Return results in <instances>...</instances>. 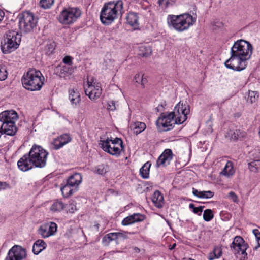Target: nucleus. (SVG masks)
<instances>
[{"label": "nucleus", "instance_id": "nucleus-1", "mask_svg": "<svg viewBox=\"0 0 260 260\" xmlns=\"http://www.w3.org/2000/svg\"><path fill=\"white\" fill-rule=\"evenodd\" d=\"M48 152L42 147L34 145L28 154L23 155L17 162L20 170L27 171L33 168H43L46 165Z\"/></svg>", "mask_w": 260, "mask_h": 260}, {"label": "nucleus", "instance_id": "nucleus-2", "mask_svg": "<svg viewBox=\"0 0 260 260\" xmlns=\"http://www.w3.org/2000/svg\"><path fill=\"white\" fill-rule=\"evenodd\" d=\"M123 3L121 0L105 3L100 13V19L105 25L111 24L119 15L123 13Z\"/></svg>", "mask_w": 260, "mask_h": 260}, {"label": "nucleus", "instance_id": "nucleus-3", "mask_svg": "<svg viewBox=\"0 0 260 260\" xmlns=\"http://www.w3.org/2000/svg\"><path fill=\"white\" fill-rule=\"evenodd\" d=\"M196 21V18L189 13L179 15H169L167 18L168 25L178 32L188 29L195 23Z\"/></svg>", "mask_w": 260, "mask_h": 260}, {"label": "nucleus", "instance_id": "nucleus-4", "mask_svg": "<svg viewBox=\"0 0 260 260\" xmlns=\"http://www.w3.org/2000/svg\"><path fill=\"white\" fill-rule=\"evenodd\" d=\"M44 80L41 72L35 69H30L21 79L24 87L30 91L40 90L44 84Z\"/></svg>", "mask_w": 260, "mask_h": 260}, {"label": "nucleus", "instance_id": "nucleus-5", "mask_svg": "<svg viewBox=\"0 0 260 260\" xmlns=\"http://www.w3.org/2000/svg\"><path fill=\"white\" fill-rule=\"evenodd\" d=\"M21 42V35L14 30H8L1 43V49L5 53H10L16 49Z\"/></svg>", "mask_w": 260, "mask_h": 260}, {"label": "nucleus", "instance_id": "nucleus-6", "mask_svg": "<svg viewBox=\"0 0 260 260\" xmlns=\"http://www.w3.org/2000/svg\"><path fill=\"white\" fill-rule=\"evenodd\" d=\"M99 145L104 151L116 156H119L124 149L123 141L118 138H115L113 140L107 138L105 140H100Z\"/></svg>", "mask_w": 260, "mask_h": 260}, {"label": "nucleus", "instance_id": "nucleus-7", "mask_svg": "<svg viewBox=\"0 0 260 260\" xmlns=\"http://www.w3.org/2000/svg\"><path fill=\"white\" fill-rule=\"evenodd\" d=\"M231 53L249 60L252 53V46L247 41L239 40L234 43L231 48Z\"/></svg>", "mask_w": 260, "mask_h": 260}, {"label": "nucleus", "instance_id": "nucleus-8", "mask_svg": "<svg viewBox=\"0 0 260 260\" xmlns=\"http://www.w3.org/2000/svg\"><path fill=\"white\" fill-rule=\"evenodd\" d=\"M81 14L77 8H68L63 10L58 16L59 21L63 24H71L75 22Z\"/></svg>", "mask_w": 260, "mask_h": 260}, {"label": "nucleus", "instance_id": "nucleus-9", "mask_svg": "<svg viewBox=\"0 0 260 260\" xmlns=\"http://www.w3.org/2000/svg\"><path fill=\"white\" fill-rule=\"evenodd\" d=\"M37 19L34 14L28 12H25L22 16L19 18V28L25 32H30L36 27Z\"/></svg>", "mask_w": 260, "mask_h": 260}, {"label": "nucleus", "instance_id": "nucleus-10", "mask_svg": "<svg viewBox=\"0 0 260 260\" xmlns=\"http://www.w3.org/2000/svg\"><path fill=\"white\" fill-rule=\"evenodd\" d=\"M175 124H178L177 118L174 112L162 113L157 120V125L162 126L165 131H169L173 128Z\"/></svg>", "mask_w": 260, "mask_h": 260}, {"label": "nucleus", "instance_id": "nucleus-11", "mask_svg": "<svg viewBox=\"0 0 260 260\" xmlns=\"http://www.w3.org/2000/svg\"><path fill=\"white\" fill-rule=\"evenodd\" d=\"M93 78L88 79L87 84L84 87L85 93L92 100L99 98L102 94V88L100 83Z\"/></svg>", "mask_w": 260, "mask_h": 260}, {"label": "nucleus", "instance_id": "nucleus-12", "mask_svg": "<svg viewBox=\"0 0 260 260\" xmlns=\"http://www.w3.org/2000/svg\"><path fill=\"white\" fill-rule=\"evenodd\" d=\"M247 60L236 55L231 54V57L225 62V66L233 70L241 71L246 68Z\"/></svg>", "mask_w": 260, "mask_h": 260}, {"label": "nucleus", "instance_id": "nucleus-13", "mask_svg": "<svg viewBox=\"0 0 260 260\" xmlns=\"http://www.w3.org/2000/svg\"><path fill=\"white\" fill-rule=\"evenodd\" d=\"M178 124L183 123L187 118V115L190 113V106L187 104L179 102L175 107L174 112Z\"/></svg>", "mask_w": 260, "mask_h": 260}, {"label": "nucleus", "instance_id": "nucleus-14", "mask_svg": "<svg viewBox=\"0 0 260 260\" xmlns=\"http://www.w3.org/2000/svg\"><path fill=\"white\" fill-rule=\"evenodd\" d=\"M26 250L20 246L15 245L9 250L5 260H23L26 257Z\"/></svg>", "mask_w": 260, "mask_h": 260}, {"label": "nucleus", "instance_id": "nucleus-15", "mask_svg": "<svg viewBox=\"0 0 260 260\" xmlns=\"http://www.w3.org/2000/svg\"><path fill=\"white\" fill-rule=\"evenodd\" d=\"M248 246L244 239L240 236H236L231 245V248L235 254H241L247 255L246 250Z\"/></svg>", "mask_w": 260, "mask_h": 260}, {"label": "nucleus", "instance_id": "nucleus-16", "mask_svg": "<svg viewBox=\"0 0 260 260\" xmlns=\"http://www.w3.org/2000/svg\"><path fill=\"white\" fill-rule=\"evenodd\" d=\"M173 158L172 151L170 149L164 150L163 153L159 156L156 161V166H166L170 164Z\"/></svg>", "mask_w": 260, "mask_h": 260}, {"label": "nucleus", "instance_id": "nucleus-17", "mask_svg": "<svg viewBox=\"0 0 260 260\" xmlns=\"http://www.w3.org/2000/svg\"><path fill=\"white\" fill-rule=\"evenodd\" d=\"M18 118L17 113L13 110L5 111L0 113V121L2 123L13 122L15 124Z\"/></svg>", "mask_w": 260, "mask_h": 260}, {"label": "nucleus", "instance_id": "nucleus-18", "mask_svg": "<svg viewBox=\"0 0 260 260\" xmlns=\"http://www.w3.org/2000/svg\"><path fill=\"white\" fill-rule=\"evenodd\" d=\"M246 133L244 131H241L240 129L235 127H231L226 134V137L230 140L236 141L244 137Z\"/></svg>", "mask_w": 260, "mask_h": 260}, {"label": "nucleus", "instance_id": "nucleus-19", "mask_svg": "<svg viewBox=\"0 0 260 260\" xmlns=\"http://www.w3.org/2000/svg\"><path fill=\"white\" fill-rule=\"evenodd\" d=\"M71 141L69 135L65 134L58 137L53 142L54 148L57 150Z\"/></svg>", "mask_w": 260, "mask_h": 260}, {"label": "nucleus", "instance_id": "nucleus-20", "mask_svg": "<svg viewBox=\"0 0 260 260\" xmlns=\"http://www.w3.org/2000/svg\"><path fill=\"white\" fill-rule=\"evenodd\" d=\"M0 129L3 134L9 136H14L17 131V128L13 122H4L2 123Z\"/></svg>", "mask_w": 260, "mask_h": 260}, {"label": "nucleus", "instance_id": "nucleus-21", "mask_svg": "<svg viewBox=\"0 0 260 260\" xmlns=\"http://www.w3.org/2000/svg\"><path fill=\"white\" fill-rule=\"evenodd\" d=\"M145 216L140 213H134L129 216L124 218L122 221V224L123 225H127L135 222H139L144 220Z\"/></svg>", "mask_w": 260, "mask_h": 260}, {"label": "nucleus", "instance_id": "nucleus-22", "mask_svg": "<svg viewBox=\"0 0 260 260\" xmlns=\"http://www.w3.org/2000/svg\"><path fill=\"white\" fill-rule=\"evenodd\" d=\"M69 99L73 106H77L81 100L80 94L77 89L69 90Z\"/></svg>", "mask_w": 260, "mask_h": 260}, {"label": "nucleus", "instance_id": "nucleus-23", "mask_svg": "<svg viewBox=\"0 0 260 260\" xmlns=\"http://www.w3.org/2000/svg\"><path fill=\"white\" fill-rule=\"evenodd\" d=\"M72 72V68L67 66H57L54 69V73L60 77H65Z\"/></svg>", "mask_w": 260, "mask_h": 260}, {"label": "nucleus", "instance_id": "nucleus-24", "mask_svg": "<svg viewBox=\"0 0 260 260\" xmlns=\"http://www.w3.org/2000/svg\"><path fill=\"white\" fill-rule=\"evenodd\" d=\"M81 181L82 176L80 174L75 173L69 178L67 183L77 189L78 186L81 182Z\"/></svg>", "mask_w": 260, "mask_h": 260}, {"label": "nucleus", "instance_id": "nucleus-25", "mask_svg": "<svg viewBox=\"0 0 260 260\" xmlns=\"http://www.w3.org/2000/svg\"><path fill=\"white\" fill-rule=\"evenodd\" d=\"M152 201L158 208H160L163 206L164 197L160 191L156 190L154 192L152 197Z\"/></svg>", "mask_w": 260, "mask_h": 260}, {"label": "nucleus", "instance_id": "nucleus-26", "mask_svg": "<svg viewBox=\"0 0 260 260\" xmlns=\"http://www.w3.org/2000/svg\"><path fill=\"white\" fill-rule=\"evenodd\" d=\"M47 246V244L43 240H37L33 245L32 251L35 254H38Z\"/></svg>", "mask_w": 260, "mask_h": 260}, {"label": "nucleus", "instance_id": "nucleus-27", "mask_svg": "<svg viewBox=\"0 0 260 260\" xmlns=\"http://www.w3.org/2000/svg\"><path fill=\"white\" fill-rule=\"evenodd\" d=\"M235 173V170L233 168V164L232 161H228L225 165L224 169L221 172L220 175L230 177L233 176Z\"/></svg>", "mask_w": 260, "mask_h": 260}, {"label": "nucleus", "instance_id": "nucleus-28", "mask_svg": "<svg viewBox=\"0 0 260 260\" xmlns=\"http://www.w3.org/2000/svg\"><path fill=\"white\" fill-rule=\"evenodd\" d=\"M131 127L133 128L134 133L138 135L146 129V125L144 122L136 121L132 123Z\"/></svg>", "mask_w": 260, "mask_h": 260}, {"label": "nucleus", "instance_id": "nucleus-29", "mask_svg": "<svg viewBox=\"0 0 260 260\" xmlns=\"http://www.w3.org/2000/svg\"><path fill=\"white\" fill-rule=\"evenodd\" d=\"M77 189L76 188L70 186V184L66 183V184L61 188V191L63 196L65 198H68L72 195Z\"/></svg>", "mask_w": 260, "mask_h": 260}, {"label": "nucleus", "instance_id": "nucleus-30", "mask_svg": "<svg viewBox=\"0 0 260 260\" xmlns=\"http://www.w3.org/2000/svg\"><path fill=\"white\" fill-rule=\"evenodd\" d=\"M193 194L200 198L208 199L213 197L214 193L211 191H199L197 189L193 188Z\"/></svg>", "mask_w": 260, "mask_h": 260}, {"label": "nucleus", "instance_id": "nucleus-31", "mask_svg": "<svg viewBox=\"0 0 260 260\" xmlns=\"http://www.w3.org/2000/svg\"><path fill=\"white\" fill-rule=\"evenodd\" d=\"M126 20L127 23L132 26H137L138 25V16L134 12H129L128 14Z\"/></svg>", "mask_w": 260, "mask_h": 260}, {"label": "nucleus", "instance_id": "nucleus-32", "mask_svg": "<svg viewBox=\"0 0 260 260\" xmlns=\"http://www.w3.org/2000/svg\"><path fill=\"white\" fill-rule=\"evenodd\" d=\"M222 254V250L221 247L215 246L212 251L209 254L208 259L213 260L216 258H220Z\"/></svg>", "mask_w": 260, "mask_h": 260}, {"label": "nucleus", "instance_id": "nucleus-33", "mask_svg": "<svg viewBox=\"0 0 260 260\" xmlns=\"http://www.w3.org/2000/svg\"><path fill=\"white\" fill-rule=\"evenodd\" d=\"M151 165V163L147 161L140 169V174L142 178L146 179L149 177Z\"/></svg>", "mask_w": 260, "mask_h": 260}, {"label": "nucleus", "instance_id": "nucleus-34", "mask_svg": "<svg viewBox=\"0 0 260 260\" xmlns=\"http://www.w3.org/2000/svg\"><path fill=\"white\" fill-rule=\"evenodd\" d=\"M249 168L251 171L258 172L260 171V159L254 160L248 164Z\"/></svg>", "mask_w": 260, "mask_h": 260}, {"label": "nucleus", "instance_id": "nucleus-35", "mask_svg": "<svg viewBox=\"0 0 260 260\" xmlns=\"http://www.w3.org/2000/svg\"><path fill=\"white\" fill-rule=\"evenodd\" d=\"M117 237L115 233H110L104 236L102 239L103 243L108 244L110 242L116 240Z\"/></svg>", "mask_w": 260, "mask_h": 260}, {"label": "nucleus", "instance_id": "nucleus-36", "mask_svg": "<svg viewBox=\"0 0 260 260\" xmlns=\"http://www.w3.org/2000/svg\"><path fill=\"white\" fill-rule=\"evenodd\" d=\"M64 208V205L61 201H56L51 207V210L53 212H59Z\"/></svg>", "mask_w": 260, "mask_h": 260}, {"label": "nucleus", "instance_id": "nucleus-37", "mask_svg": "<svg viewBox=\"0 0 260 260\" xmlns=\"http://www.w3.org/2000/svg\"><path fill=\"white\" fill-rule=\"evenodd\" d=\"M139 55L147 57L150 56L152 53V50L150 47L141 46L140 47Z\"/></svg>", "mask_w": 260, "mask_h": 260}, {"label": "nucleus", "instance_id": "nucleus-38", "mask_svg": "<svg viewBox=\"0 0 260 260\" xmlns=\"http://www.w3.org/2000/svg\"><path fill=\"white\" fill-rule=\"evenodd\" d=\"M54 3V0H40L39 6L44 9H49Z\"/></svg>", "mask_w": 260, "mask_h": 260}, {"label": "nucleus", "instance_id": "nucleus-39", "mask_svg": "<svg viewBox=\"0 0 260 260\" xmlns=\"http://www.w3.org/2000/svg\"><path fill=\"white\" fill-rule=\"evenodd\" d=\"M38 233L41 235L43 238H47L51 236L45 224L41 225L39 228L38 229Z\"/></svg>", "mask_w": 260, "mask_h": 260}, {"label": "nucleus", "instance_id": "nucleus-40", "mask_svg": "<svg viewBox=\"0 0 260 260\" xmlns=\"http://www.w3.org/2000/svg\"><path fill=\"white\" fill-rule=\"evenodd\" d=\"M214 217L212 210L208 209L204 211L203 219L206 221H211Z\"/></svg>", "mask_w": 260, "mask_h": 260}, {"label": "nucleus", "instance_id": "nucleus-41", "mask_svg": "<svg viewBox=\"0 0 260 260\" xmlns=\"http://www.w3.org/2000/svg\"><path fill=\"white\" fill-rule=\"evenodd\" d=\"M67 212L70 213H74L77 210L76 203L74 201H71L66 207Z\"/></svg>", "mask_w": 260, "mask_h": 260}, {"label": "nucleus", "instance_id": "nucleus-42", "mask_svg": "<svg viewBox=\"0 0 260 260\" xmlns=\"http://www.w3.org/2000/svg\"><path fill=\"white\" fill-rule=\"evenodd\" d=\"M258 98V94L256 91H249L248 96L247 98V101L250 103H255Z\"/></svg>", "mask_w": 260, "mask_h": 260}, {"label": "nucleus", "instance_id": "nucleus-43", "mask_svg": "<svg viewBox=\"0 0 260 260\" xmlns=\"http://www.w3.org/2000/svg\"><path fill=\"white\" fill-rule=\"evenodd\" d=\"M45 225L47 226L48 232L51 236L54 235L56 233L57 226L55 223L51 222L45 224Z\"/></svg>", "mask_w": 260, "mask_h": 260}, {"label": "nucleus", "instance_id": "nucleus-44", "mask_svg": "<svg viewBox=\"0 0 260 260\" xmlns=\"http://www.w3.org/2000/svg\"><path fill=\"white\" fill-rule=\"evenodd\" d=\"M108 171L107 166L99 165L96 168L95 172L100 175L105 174Z\"/></svg>", "mask_w": 260, "mask_h": 260}, {"label": "nucleus", "instance_id": "nucleus-45", "mask_svg": "<svg viewBox=\"0 0 260 260\" xmlns=\"http://www.w3.org/2000/svg\"><path fill=\"white\" fill-rule=\"evenodd\" d=\"M189 208L190 209H193V212L195 214H197L198 215H201L202 213L203 209L204 208V206H199L198 207H196L194 206V204H189Z\"/></svg>", "mask_w": 260, "mask_h": 260}, {"label": "nucleus", "instance_id": "nucleus-46", "mask_svg": "<svg viewBox=\"0 0 260 260\" xmlns=\"http://www.w3.org/2000/svg\"><path fill=\"white\" fill-rule=\"evenodd\" d=\"M8 76V72L4 66H0V81L5 80Z\"/></svg>", "mask_w": 260, "mask_h": 260}, {"label": "nucleus", "instance_id": "nucleus-47", "mask_svg": "<svg viewBox=\"0 0 260 260\" xmlns=\"http://www.w3.org/2000/svg\"><path fill=\"white\" fill-rule=\"evenodd\" d=\"M253 233L257 242V245L254 247V249L257 250L260 247V232L257 229H254L253 230Z\"/></svg>", "mask_w": 260, "mask_h": 260}, {"label": "nucleus", "instance_id": "nucleus-48", "mask_svg": "<svg viewBox=\"0 0 260 260\" xmlns=\"http://www.w3.org/2000/svg\"><path fill=\"white\" fill-rule=\"evenodd\" d=\"M144 74L142 73H139L136 74L134 77V80L136 82L140 84L141 80L143 76H144Z\"/></svg>", "mask_w": 260, "mask_h": 260}, {"label": "nucleus", "instance_id": "nucleus-49", "mask_svg": "<svg viewBox=\"0 0 260 260\" xmlns=\"http://www.w3.org/2000/svg\"><path fill=\"white\" fill-rule=\"evenodd\" d=\"M107 109L109 110L114 111L116 109L115 102L113 101H109L108 103Z\"/></svg>", "mask_w": 260, "mask_h": 260}, {"label": "nucleus", "instance_id": "nucleus-50", "mask_svg": "<svg viewBox=\"0 0 260 260\" xmlns=\"http://www.w3.org/2000/svg\"><path fill=\"white\" fill-rule=\"evenodd\" d=\"M63 62L66 64L72 65L73 64L72 58L71 56H66L63 59Z\"/></svg>", "mask_w": 260, "mask_h": 260}, {"label": "nucleus", "instance_id": "nucleus-51", "mask_svg": "<svg viewBox=\"0 0 260 260\" xmlns=\"http://www.w3.org/2000/svg\"><path fill=\"white\" fill-rule=\"evenodd\" d=\"M229 196L230 197V198L233 200L234 202H237L238 200V197L237 196L234 192L233 191H231L229 193Z\"/></svg>", "mask_w": 260, "mask_h": 260}, {"label": "nucleus", "instance_id": "nucleus-52", "mask_svg": "<svg viewBox=\"0 0 260 260\" xmlns=\"http://www.w3.org/2000/svg\"><path fill=\"white\" fill-rule=\"evenodd\" d=\"M148 80L147 77L145 76V74H144V76H143L141 80V82L140 83L141 87L142 88L145 87V85L147 83Z\"/></svg>", "mask_w": 260, "mask_h": 260}, {"label": "nucleus", "instance_id": "nucleus-53", "mask_svg": "<svg viewBox=\"0 0 260 260\" xmlns=\"http://www.w3.org/2000/svg\"><path fill=\"white\" fill-rule=\"evenodd\" d=\"M115 234H116V237H117V239L118 238H123V239L127 238V236L124 233L117 232V233H115Z\"/></svg>", "mask_w": 260, "mask_h": 260}, {"label": "nucleus", "instance_id": "nucleus-54", "mask_svg": "<svg viewBox=\"0 0 260 260\" xmlns=\"http://www.w3.org/2000/svg\"><path fill=\"white\" fill-rule=\"evenodd\" d=\"M47 47H48V48L49 50V51L48 52H47V54H48V55H50L51 53H52V52L54 50V47L53 45L52 44L48 45L47 46Z\"/></svg>", "mask_w": 260, "mask_h": 260}, {"label": "nucleus", "instance_id": "nucleus-55", "mask_svg": "<svg viewBox=\"0 0 260 260\" xmlns=\"http://www.w3.org/2000/svg\"><path fill=\"white\" fill-rule=\"evenodd\" d=\"M176 0H167L165 8L168 7L170 5H172Z\"/></svg>", "mask_w": 260, "mask_h": 260}, {"label": "nucleus", "instance_id": "nucleus-56", "mask_svg": "<svg viewBox=\"0 0 260 260\" xmlns=\"http://www.w3.org/2000/svg\"><path fill=\"white\" fill-rule=\"evenodd\" d=\"M166 1H167V0H158V4L159 6H161L162 8H165V7L166 6Z\"/></svg>", "mask_w": 260, "mask_h": 260}, {"label": "nucleus", "instance_id": "nucleus-57", "mask_svg": "<svg viewBox=\"0 0 260 260\" xmlns=\"http://www.w3.org/2000/svg\"><path fill=\"white\" fill-rule=\"evenodd\" d=\"M5 13L4 12L0 9V22L2 21L3 19V18L4 17Z\"/></svg>", "mask_w": 260, "mask_h": 260}, {"label": "nucleus", "instance_id": "nucleus-58", "mask_svg": "<svg viewBox=\"0 0 260 260\" xmlns=\"http://www.w3.org/2000/svg\"><path fill=\"white\" fill-rule=\"evenodd\" d=\"M255 155L260 159V147L256 150Z\"/></svg>", "mask_w": 260, "mask_h": 260}, {"label": "nucleus", "instance_id": "nucleus-59", "mask_svg": "<svg viewBox=\"0 0 260 260\" xmlns=\"http://www.w3.org/2000/svg\"><path fill=\"white\" fill-rule=\"evenodd\" d=\"M4 185H6V183H3V182H0V189H1L2 188H4V187H3Z\"/></svg>", "mask_w": 260, "mask_h": 260}, {"label": "nucleus", "instance_id": "nucleus-60", "mask_svg": "<svg viewBox=\"0 0 260 260\" xmlns=\"http://www.w3.org/2000/svg\"><path fill=\"white\" fill-rule=\"evenodd\" d=\"M134 250H135L136 252L138 253V252H140V249L138 248L135 247Z\"/></svg>", "mask_w": 260, "mask_h": 260}, {"label": "nucleus", "instance_id": "nucleus-61", "mask_svg": "<svg viewBox=\"0 0 260 260\" xmlns=\"http://www.w3.org/2000/svg\"><path fill=\"white\" fill-rule=\"evenodd\" d=\"M176 245V244H174L172 246V247L170 248V249L172 250L173 249H174Z\"/></svg>", "mask_w": 260, "mask_h": 260}, {"label": "nucleus", "instance_id": "nucleus-62", "mask_svg": "<svg viewBox=\"0 0 260 260\" xmlns=\"http://www.w3.org/2000/svg\"><path fill=\"white\" fill-rule=\"evenodd\" d=\"M99 226H100L99 224H95V226H96V228L98 229H99Z\"/></svg>", "mask_w": 260, "mask_h": 260}]
</instances>
